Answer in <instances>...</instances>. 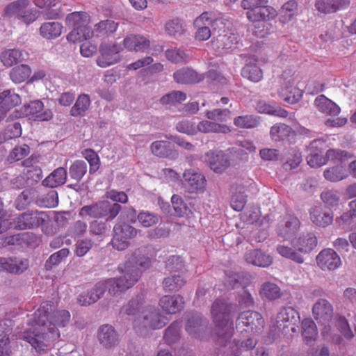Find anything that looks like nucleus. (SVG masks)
Segmentation results:
<instances>
[{"label":"nucleus","mask_w":356,"mask_h":356,"mask_svg":"<svg viewBox=\"0 0 356 356\" xmlns=\"http://www.w3.org/2000/svg\"><path fill=\"white\" fill-rule=\"evenodd\" d=\"M236 311L235 305L218 299L211 305V314L215 324L217 342L226 346L234 332L233 318Z\"/></svg>","instance_id":"obj_3"},{"label":"nucleus","mask_w":356,"mask_h":356,"mask_svg":"<svg viewBox=\"0 0 356 356\" xmlns=\"http://www.w3.org/2000/svg\"><path fill=\"white\" fill-rule=\"evenodd\" d=\"M241 75L252 82L257 83L262 79L263 72L256 64L248 63L243 67Z\"/></svg>","instance_id":"obj_42"},{"label":"nucleus","mask_w":356,"mask_h":356,"mask_svg":"<svg viewBox=\"0 0 356 356\" xmlns=\"http://www.w3.org/2000/svg\"><path fill=\"white\" fill-rule=\"evenodd\" d=\"M185 284L186 280L179 274L168 276L165 277L163 282L164 289L168 291H179Z\"/></svg>","instance_id":"obj_45"},{"label":"nucleus","mask_w":356,"mask_h":356,"mask_svg":"<svg viewBox=\"0 0 356 356\" xmlns=\"http://www.w3.org/2000/svg\"><path fill=\"white\" fill-rule=\"evenodd\" d=\"M164 31L168 36L177 39L184 34L186 29L181 20L174 18L165 23Z\"/></svg>","instance_id":"obj_33"},{"label":"nucleus","mask_w":356,"mask_h":356,"mask_svg":"<svg viewBox=\"0 0 356 356\" xmlns=\"http://www.w3.org/2000/svg\"><path fill=\"white\" fill-rule=\"evenodd\" d=\"M181 327L179 323L175 322L165 330L164 339L168 343H174L179 339Z\"/></svg>","instance_id":"obj_60"},{"label":"nucleus","mask_w":356,"mask_h":356,"mask_svg":"<svg viewBox=\"0 0 356 356\" xmlns=\"http://www.w3.org/2000/svg\"><path fill=\"white\" fill-rule=\"evenodd\" d=\"M144 295H138L136 298H132L129 302L122 307L120 310V314L122 316H135L142 309V305L144 302Z\"/></svg>","instance_id":"obj_38"},{"label":"nucleus","mask_w":356,"mask_h":356,"mask_svg":"<svg viewBox=\"0 0 356 356\" xmlns=\"http://www.w3.org/2000/svg\"><path fill=\"white\" fill-rule=\"evenodd\" d=\"M118 28V24L113 20H104L95 25L92 35L97 37L105 38L113 34Z\"/></svg>","instance_id":"obj_35"},{"label":"nucleus","mask_w":356,"mask_h":356,"mask_svg":"<svg viewBox=\"0 0 356 356\" xmlns=\"http://www.w3.org/2000/svg\"><path fill=\"white\" fill-rule=\"evenodd\" d=\"M268 2V0H242L241 6L247 10L246 17L249 21H270L276 17L277 12Z\"/></svg>","instance_id":"obj_4"},{"label":"nucleus","mask_w":356,"mask_h":356,"mask_svg":"<svg viewBox=\"0 0 356 356\" xmlns=\"http://www.w3.org/2000/svg\"><path fill=\"white\" fill-rule=\"evenodd\" d=\"M65 24L70 28L75 29L88 24V14L85 12H73L65 18Z\"/></svg>","instance_id":"obj_41"},{"label":"nucleus","mask_w":356,"mask_h":356,"mask_svg":"<svg viewBox=\"0 0 356 356\" xmlns=\"http://www.w3.org/2000/svg\"><path fill=\"white\" fill-rule=\"evenodd\" d=\"M113 247L118 250H124L129 246V239L137 235L138 230L133 226L123 222L118 223L113 227Z\"/></svg>","instance_id":"obj_10"},{"label":"nucleus","mask_w":356,"mask_h":356,"mask_svg":"<svg viewBox=\"0 0 356 356\" xmlns=\"http://www.w3.org/2000/svg\"><path fill=\"white\" fill-rule=\"evenodd\" d=\"M186 99L185 93L180 91H173L164 96H163L160 102L163 105L171 108L175 106L177 103H180Z\"/></svg>","instance_id":"obj_54"},{"label":"nucleus","mask_w":356,"mask_h":356,"mask_svg":"<svg viewBox=\"0 0 356 356\" xmlns=\"http://www.w3.org/2000/svg\"><path fill=\"white\" fill-rule=\"evenodd\" d=\"M29 265V260L26 259L0 257V270L19 273L26 270Z\"/></svg>","instance_id":"obj_23"},{"label":"nucleus","mask_w":356,"mask_h":356,"mask_svg":"<svg viewBox=\"0 0 356 356\" xmlns=\"http://www.w3.org/2000/svg\"><path fill=\"white\" fill-rule=\"evenodd\" d=\"M152 154L159 157L175 158L177 154L171 148L170 143L168 141L159 140L153 142L151 145Z\"/></svg>","instance_id":"obj_32"},{"label":"nucleus","mask_w":356,"mask_h":356,"mask_svg":"<svg viewBox=\"0 0 356 356\" xmlns=\"http://www.w3.org/2000/svg\"><path fill=\"white\" fill-rule=\"evenodd\" d=\"M98 340L106 348H111L118 343L119 337L112 325H103L99 328Z\"/></svg>","instance_id":"obj_19"},{"label":"nucleus","mask_w":356,"mask_h":356,"mask_svg":"<svg viewBox=\"0 0 356 356\" xmlns=\"http://www.w3.org/2000/svg\"><path fill=\"white\" fill-rule=\"evenodd\" d=\"M194 26L197 29L195 38L200 41L207 40L211 37L210 26L213 27L214 31L216 29H218L219 31L225 29L222 19L219 18L213 20L211 13L207 12L203 13L195 19Z\"/></svg>","instance_id":"obj_5"},{"label":"nucleus","mask_w":356,"mask_h":356,"mask_svg":"<svg viewBox=\"0 0 356 356\" xmlns=\"http://www.w3.org/2000/svg\"><path fill=\"white\" fill-rule=\"evenodd\" d=\"M302 335L308 343L316 339L318 335L316 326L311 318H306L302 321Z\"/></svg>","instance_id":"obj_46"},{"label":"nucleus","mask_w":356,"mask_h":356,"mask_svg":"<svg viewBox=\"0 0 356 356\" xmlns=\"http://www.w3.org/2000/svg\"><path fill=\"white\" fill-rule=\"evenodd\" d=\"M299 318L298 312L293 307H285L277 313L273 326L284 334L288 333L289 328L292 332H296L295 324Z\"/></svg>","instance_id":"obj_9"},{"label":"nucleus","mask_w":356,"mask_h":356,"mask_svg":"<svg viewBox=\"0 0 356 356\" xmlns=\"http://www.w3.org/2000/svg\"><path fill=\"white\" fill-rule=\"evenodd\" d=\"M122 50L120 44H104L101 46V54L97 60L99 67H106L115 64L120 59V52Z\"/></svg>","instance_id":"obj_15"},{"label":"nucleus","mask_w":356,"mask_h":356,"mask_svg":"<svg viewBox=\"0 0 356 356\" xmlns=\"http://www.w3.org/2000/svg\"><path fill=\"white\" fill-rule=\"evenodd\" d=\"M291 245L300 254H307L317 245V238L314 234L309 233L293 239Z\"/></svg>","instance_id":"obj_20"},{"label":"nucleus","mask_w":356,"mask_h":356,"mask_svg":"<svg viewBox=\"0 0 356 356\" xmlns=\"http://www.w3.org/2000/svg\"><path fill=\"white\" fill-rule=\"evenodd\" d=\"M206 327L207 321L200 314H195L188 319L186 330L190 335L196 338H201V333Z\"/></svg>","instance_id":"obj_28"},{"label":"nucleus","mask_w":356,"mask_h":356,"mask_svg":"<svg viewBox=\"0 0 356 356\" xmlns=\"http://www.w3.org/2000/svg\"><path fill=\"white\" fill-rule=\"evenodd\" d=\"M67 179V172L64 168H58L54 170L43 181L42 184L44 186L55 188L64 184Z\"/></svg>","instance_id":"obj_30"},{"label":"nucleus","mask_w":356,"mask_h":356,"mask_svg":"<svg viewBox=\"0 0 356 356\" xmlns=\"http://www.w3.org/2000/svg\"><path fill=\"white\" fill-rule=\"evenodd\" d=\"M176 130L178 132L185 134L190 136L197 134V124L196 123L188 119H183L179 121L175 126Z\"/></svg>","instance_id":"obj_58"},{"label":"nucleus","mask_w":356,"mask_h":356,"mask_svg":"<svg viewBox=\"0 0 356 356\" xmlns=\"http://www.w3.org/2000/svg\"><path fill=\"white\" fill-rule=\"evenodd\" d=\"M309 215L312 222L318 227H326L333 222V213L323 211L318 206L312 207L309 211Z\"/></svg>","instance_id":"obj_26"},{"label":"nucleus","mask_w":356,"mask_h":356,"mask_svg":"<svg viewBox=\"0 0 356 356\" xmlns=\"http://www.w3.org/2000/svg\"><path fill=\"white\" fill-rule=\"evenodd\" d=\"M87 172V165L83 161H76L70 168V175L79 181Z\"/></svg>","instance_id":"obj_63"},{"label":"nucleus","mask_w":356,"mask_h":356,"mask_svg":"<svg viewBox=\"0 0 356 356\" xmlns=\"http://www.w3.org/2000/svg\"><path fill=\"white\" fill-rule=\"evenodd\" d=\"M260 293L262 296L270 300L277 299L281 296L279 286L271 282L264 283L261 286Z\"/></svg>","instance_id":"obj_57"},{"label":"nucleus","mask_w":356,"mask_h":356,"mask_svg":"<svg viewBox=\"0 0 356 356\" xmlns=\"http://www.w3.org/2000/svg\"><path fill=\"white\" fill-rule=\"evenodd\" d=\"M259 124V118L254 115H245L236 117L234 124L241 129H252L257 127Z\"/></svg>","instance_id":"obj_47"},{"label":"nucleus","mask_w":356,"mask_h":356,"mask_svg":"<svg viewBox=\"0 0 356 356\" xmlns=\"http://www.w3.org/2000/svg\"><path fill=\"white\" fill-rule=\"evenodd\" d=\"M256 110L260 113H265L281 118H286L288 114L286 110L275 104H270L264 100L258 102L256 106Z\"/></svg>","instance_id":"obj_34"},{"label":"nucleus","mask_w":356,"mask_h":356,"mask_svg":"<svg viewBox=\"0 0 356 356\" xmlns=\"http://www.w3.org/2000/svg\"><path fill=\"white\" fill-rule=\"evenodd\" d=\"M89 36V28L88 25L79 26L72 29L67 35V40L70 42L81 43L88 40Z\"/></svg>","instance_id":"obj_48"},{"label":"nucleus","mask_w":356,"mask_h":356,"mask_svg":"<svg viewBox=\"0 0 356 356\" xmlns=\"http://www.w3.org/2000/svg\"><path fill=\"white\" fill-rule=\"evenodd\" d=\"M51 307V302H44L40 305L33 315L31 328L23 337L36 350H43L47 346V342L58 338L56 326L64 327L69 322L70 314L67 310L54 312L49 320L48 314Z\"/></svg>","instance_id":"obj_1"},{"label":"nucleus","mask_w":356,"mask_h":356,"mask_svg":"<svg viewBox=\"0 0 356 356\" xmlns=\"http://www.w3.org/2000/svg\"><path fill=\"white\" fill-rule=\"evenodd\" d=\"M29 3L28 0H17L9 3L4 9V16L8 17H15L19 19L23 10L27 8Z\"/></svg>","instance_id":"obj_39"},{"label":"nucleus","mask_w":356,"mask_h":356,"mask_svg":"<svg viewBox=\"0 0 356 356\" xmlns=\"http://www.w3.org/2000/svg\"><path fill=\"white\" fill-rule=\"evenodd\" d=\"M230 131L231 129L227 125L207 120H202L197 124V134L198 132L203 134H228Z\"/></svg>","instance_id":"obj_29"},{"label":"nucleus","mask_w":356,"mask_h":356,"mask_svg":"<svg viewBox=\"0 0 356 356\" xmlns=\"http://www.w3.org/2000/svg\"><path fill=\"white\" fill-rule=\"evenodd\" d=\"M300 227V221L293 214L286 213L280 217L275 232L277 236L284 240H291Z\"/></svg>","instance_id":"obj_7"},{"label":"nucleus","mask_w":356,"mask_h":356,"mask_svg":"<svg viewBox=\"0 0 356 356\" xmlns=\"http://www.w3.org/2000/svg\"><path fill=\"white\" fill-rule=\"evenodd\" d=\"M314 318L321 323L329 321L333 314L332 305L325 299H319L312 307Z\"/></svg>","instance_id":"obj_21"},{"label":"nucleus","mask_w":356,"mask_h":356,"mask_svg":"<svg viewBox=\"0 0 356 356\" xmlns=\"http://www.w3.org/2000/svg\"><path fill=\"white\" fill-rule=\"evenodd\" d=\"M244 259L247 263L262 268L268 267L273 261L269 254L258 249L248 251Z\"/></svg>","instance_id":"obj_18"},{"label":"nucleus","mask_w":356,"mask_h":356,"mask_svg":"<svg viewBox=\"0 0 356 356\" xmlns=\"http://www.w3.org/2000/svg\"><path fill=\"white\" fill-rule=\"evenodd\" d=\"M24 113L30 120L47 121L52 118L53 113L49 108H44L40 100L31 102L24 106Z\"/></svg>","instance_id":"obj_16"},{"label":"nucleus","mask_w":356,"mask_h":356,"mask_svg":"<svg viewBox=\"0 0 356 356\" xmlns=\"http://www.w3.org/2000/svg\"><path fill=\"white\" fill-rule=\"evenodd\" d=\"M124 47L129 51L145 52L149 49L150 41L140 35H131L124 39Z\"/></svg>","instance_id":"obj_25"},{"label":"nucleus","mask_w":356,"mask_h":356,"mask_svg":"<svg viewBox=\"0 0 356 356\" xmlns=\"http://www.w3.org/2000/svg\"><path fill=\"white\" fill-rule=\"evenodd\" d=\"M204 161L217 174H222L230 165L228 156L220 150H210L205 153Z\"/></svg>","instance_id":"obj_12"},{"label":"nucleus","mask_w":356,"mask_h":356,"mask_svg":"<svg viewBox=\"0 0 356 356\" xmlns=\"http://www.w3.org/2000/svg\"><path fill=\"white\" fill-rule=\"evenodd\" d=\"M0 59L4 66L10 67L23 60V54L19 49H13L3 51Z\"/></svg>","instance_id":"obj_40"},{"label":"nucleus","mask_w":356,"mask_h":356,"mask_svg":"<svg viewBox=\"0 0 356 356\" xmlns=\"http://www.w3.org/2000/svg\"><path fill=\"white\" fill-rule=\"evenodd\" d=\"M63 26L57 22H44L40 28V35L47 39H54L60 35Z\"/></svg>","instance_id":"obj_37"},{"label":"nucleus","mask_w":356,"mask_h":356,"mask_svg":"<svg viewBox=\"0 0 356 356\" xmlns=\"http://www.w3.org/2000/svg\"><path fill=\"white\" fill-rule=\"evenodd\" d=\"M165 324L166 318L161 315L159 309L149 305L143 309L140 318L134 321V326L156 330L162 328Z\"/></svg>","instance_id":"obj_6"},{"label":"nucleus","mask_w":356,"mask_h":356,"mask_svg":"<svg viewBox=\"0 0 356 356\" xmlns=\"http://www.w3.org/2000/svg\"><path fill=\"white\" fill-rule=\"evenodd\" d=\"M152 259L140 256L126 261L118 267L122 274L119 278L109 280V291L115 293L132 287L140 279L142 273L152 266Z\"/></svg>","instance_id":"obj_2"},{"label":"nucleus","mask_w":356,"mask_h":356,"mask_svg":"<svg viewBox=\"0 0 356 356\" xmlns=\"http://www.w3.org/2000/svg\"><path fill=\"white\" fill-rule=\"evenodd\" d=\"M301 154L296 149H291L286 155L284 166L286 169L296 168L301 162Z\"/></svg>","instance_id":"obj_64"},{"label":"nucleus","mask_w":356,"mask_h":356,"mask_svg":"<svg viewBox=\"0 0 356 356\" xmlns=\"http://www.w3.org/2000/svg\"><path fill=\"white\" fill-rule=\"evenodd\" d=\"M33 159L24 161L23 165L26 167V171L24 172L27 176V179L32 181L38 182L41 179L42 170L38 165L33 164Z\"/></svg>","instance_id":"obj_51"},{"label":"nucleus","mask_w":356,"mask_h":356,"mask_svg":"<svg viewBox=\"0 0 356 356\" xmlns=\"http://www.w3.org/2000/svg\"><path fill=\"white\" fill-rule=\"evenodd\" d=\"M21 102L19 95L10 90H6L0 93V108L6 113L8 111Z\"/></svg>","instance_id":"obj_31"},{"label":"nucleus","mask_w":356,"mask_h":356,"mask_svg":"<svg viewBox=\"0 0 356 356\" xmlns=\"http://www.w3.org/2000/svg\"><path fill=\"white\" fill-rule=\"evenodd\" d=\"M184 298L180 295L163 296L159 300V305L168 314H175L184 307Z\"/></svg>","instance_id":"obj_24"},{"label":"nucleus","mask_w":356,"mask_h":356,"mask_svg":"<svg viewBox=\"0 0 356 356\" xmlns=\"http://www.w3.org/2000/svg\"><path fill=\"white\" fill-rule=\"evenodd\" d=\"M323 175L327 181L337 182L346 179L348 177V173L344 166L337 165L326 169Z\"/></svg>","instance_id":"obj_43"},{"label":"nucleus","mask_w":356,"mask_h":356,"mask_svg":"<svg viewBox=\"0 0 356 356\" xmlns=\"http://www.w3.org/2000/svg\"><path fill=\"white\" fill-rule=\"evenodd\" d=\"M31 70L27 65H19L13 67L10 72L11 80L16 83L24 82L31 75Z\"/></svg>","instance_id":"obj_44"},{"label":"nucleus","mask_w":356,"mask_h":356,"mask_svg":"<svg viewBox=\"0 0 356 356\" xmlns=\"http://www.w3.org/2000/svg\"><path fill=\"white\" fill-rule=\"evenodd\" d=\"M314 106L320 112L331 116H336L341 111L337 104L324 95H319L315 99Z\"/></svg>","instance_id":"obj_27"},{"label":"nucleus","mask_w":356,"mask_h":356,"mask_svg":"<svg viewBox=\"0 0 356 356\" xmlns=\"http://www.w3.org/2000/svg\"><path fill=\"white\" fill-rule=\"evenodd\" d=\"M121 210V206L118 203L111 204L107 200L99 201L90 207V214L102 217L108 215V218H115Z\"/></svg>","instance_id":"obj_17"},{"label":"nucleus","mask_w":356,"mask_h":356,"mask_svg":"<svg viewBox=\"0 0 356 356\" xmlns=\"http://www.w3.org/2000/svg\"><path fill=\"white\" fill-rule=\"evenodd\" d=\"M69 254L70 250L67 248H63L59 251L52 254L46 261V269H51L54 266H56L60 264L63 259L66 258L69 255Z\"/></svg>","instance_id":"obj_62"},{"label":"nucleus","mask_w":356,"mask_h":356,"mask_svg":"<svg viewBox=\"0 0 356 356\" xmlns=\"http://www.w3.org/2000/svg\"><path fill=\"white\" fill-rule=\"evenodd\" d=\"M333 323L345 338L351 339L354 337V334L347 320L343 316L339 315L334 316Z\"/></svg>","instance_id":"obj_56"},{"label":"nucleus","mask_w":356,"mask_h":356,"mask_svg":"<svg viewBox=\"0 0 356 356\" xmlns=\"http://www.w3.org/2000/svg\"><path fill=\"white\" fill-rule=\"evenodd\" d=\"M47 217V214L43 211H27L22 213L17 218L15 227L23 230L38 227L46 221Z\"/></svg>","instance_id":"obj_11"},{"label":"nucleus","mask_w":356,"mask_h":356,"mask_svg":"<svg viewBox=\"0 0 356 356\" xmlns=\"http://www.w3.org/2000/svg\"><path fill=\"white\" fill-rule=\"evenodd\" d=\"M218 47L225 50H232L236 48L238 44L237 36L234 33H227L224 35L219 34L217 38Z\"/></svg>","instance_id":"obj_50"},{"label":"nucleus","mask_w":356,"mask_h":356,"mask_svg":"<svg viewBox=\"0 0 356 356\" xmlns=\"http://www.w3.org/2000/svg\"><path fill=\"white\" fill-rule=\"evenodd\" d=\"M298 5L295 1H289L284 3L281 10L280 15L283 22H286L296 15Z\"/></svg>","instance_id":"obj_61"},{"label":"nucleus","mask_w":356,"mask_h":356,"mask_svg":"<svg viewBox=\"0 0 356 356\" xmlns=\"http://www.w3.org/2000/svg\"><path fill=\"white\" fill-rule=\"evenodd\" d=\"M321 198L328 208L336 207L340 203V193L337 190H326L321 195Z\"/></svg>","instance_id":"obj_53"},{"label":"nucleus","mask_w":356,"mask_h":356,"mask_svg":"<svg viewBox=\"0 0 356 356\" xmlns=\"http://www.w3.org/2000/svg\"><path fill=\"white\" fill-rule=\"evenodd\" d=\"M184 185L188 193H202L206 187L205 177L193 169L186 170L183 174Z\"/></svg>","instance_id":"obj_14"},{"label":"nucleus","mask_w":356,"mask_h":356,"mask_svg":"<svg viewBox=\"0 0 356 356\" xmlns=\"http://www.w3.org/2000/svg\"><path fill=\"white\" fill-rule=\"evenodd\" d=\"M88 108L89 97L87 95H82L78 97L70 113L73 116H83L87 113Z\"/></svg>","instance_id":"obj_49"},{"label":"nucleus","mask_w":356,"mask_h":356,"mask_svg":"<svg viewBox=\"0 0 356 356\" xmlns=\"http://www.w3.org/2000/svg\"><path fill=\"white\" fill-rule=\"evenodd\" d=\"M231 112L229 109H213L207 111L206 117L211 120L225 122L230 119Z\"/></svg>","instance_id":"obj_59"},{"label":"nucleus","mask_w":356,"mask_h":356,"mask_svg":"<svg viewBox=\"0 0 356 356\" xmlns=\"http://www.w3.org/2000/svg\"><path fill=\"white\" fill-rule=\"evenodd\" d=\"M316 261L317 266L323 271H333L342 264L339 254L330 248L321 250L316 256Z\"/></svg>","instance_id":"obj_13"},{"label":"nucleus","mask_w":356,"mask_h":356,"mask_svg":"<svg viewBox=\"0 0 356 356\" xmlns=\"http://www.w3.org/2000/svg\"><path fill=\"white\" fill-rule=\"evenodd\" d=\"M166 58L174 63H186L189 60V54L182 49H168L165 51Z\"/></svg>","instance_id":"obj_52"},{"label":"nucleus","mask_w":356,"mask_h":356,"mask_svg":"<svg viewBox=\"0 0 356 356\" xmlns=\"http://www.w3.org/2000/svg\"><path fill=\"white\" fill-rule=\"evenodd\" d=\"M175 82L181 84L196 83L203 80L204 76L201 74L189 67H182L173 74Z\"/></svg>","instance_id":"obj_22"},{"label":"nucleus","mask_w":356,"mask_h":356,"mask_svg":"<svg viewBox=\"0 0 356 356\" xmlns=\"http://www.w3.org/2000/svg\"><path fill=\"white\" fill-rule=\"evenodd\" d=\"M277 251L282 257L290 259L296 263L302 264L304 262L302 256L293 248L279 245L277 246Z\"/></svg>","instance_id":"obj_55"},{"label":"nucleus","mask_w":356,"mask_h":356,"mask_svg":"<svg viewBox=\"0 0 356 356\" xmlns=\"http://www.w3.org/2000/svg\"><path fill=\"white\" fill-rule=\"evenodd\" d=\"M278 95L286 104H294L301 99L302 92L296 86H293L290 88H280L278 89Z\"/></svg>","instance_id":"obj_36"},{"label":"nucleus","mask_w":356,"mask_h":356,"mask_svg":"<svg viewBox=\"0 0 356 356\" xmlns=\"http://www.w3.org/2000/svg\"><path fill=\"white\" fill-rule=\"evenodd\" d=\"M264 319L261 314L253 311L241 313L236 320V328L241 332L253 334L264 327Z\"/></svg>","instance_id":"obj_8"}]
</instances>
